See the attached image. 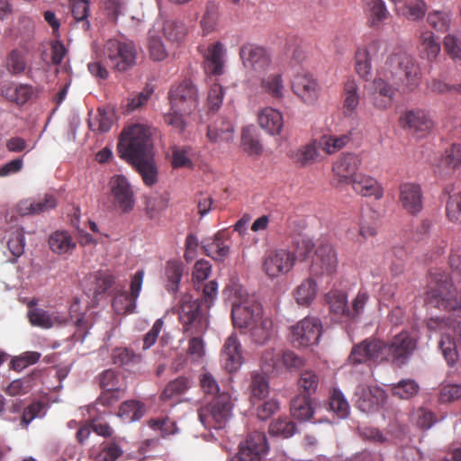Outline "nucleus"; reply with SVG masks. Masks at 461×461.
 Returning <instances> with one entry per match:
<instances>
[{
  "mask_svg": "<svg viewBox=\"0 0 461 461\" xmlns=\"http://www.w3.org/2000/svg\"><path fill=\"white\" fill-rule=\"evenodd\" d=\"M150 130L143 124H133L124 129L118 142L120 157L131 164L141 176L146 185L158 182Z\"/></svg>",
  "mask_w": 461,
  "mask_h": 461,
  "instance_id": "f257e3e1",
  "label": "nucleus"
},
{
  "mask_svg": "<svg viewBox=\"0 0 461 461\" xmlns=\"http://www.w3.org/2000/svg\"><path fill=\"white\" fill-rule=\"evenodd\" d=\"M417 342V337L408 330L401 331L389 343L376 339H366L353 348L349 360L353 364L391 361L401 366L413 354Z\"/></svg>",
  "mask_w": 461,
  "mask_h": 461,
  "instance_id": "f03ea898",
  "label": "nucleus"
},
{
  "mask_svg": "<svg viewBox=\"0 0 461 461\" xmlns=\"http://www.w3.org/2000/svg\"><path fill=\"white\" fill-rule=\"evenodd\" d=\"M178 318L184 333L192 336L188 343L189 355L196 359L201 358L204 355V345L198 336L206 331L209 321L200 300L193 299L188 294H184L180 300Z\"/></svg>",
  "mask_w": 461,
  "mask_h": 461,
  "instance_id": "7ed1b4c3",
  "label": "nucleus"
},
{
  "mask_svg": "<svg viewBox=\"0 0 461 461\" xmlns=\"http://www.w3.org/2000/svg\"><path fill=\"white\" fill-rule=\"evenodd\" d=\"M430 276L425 303L446 311L461 309V293L454 287L449 275L443 270H436Z\"/></svg>",
  "mask_w": 461,
  "mask_h": 461,
  "instance_id": "20e7f679",
  "label": "nucleus"
},
{
  "mask_svg": "<svg viewBox=\"0 0 461 461\" xmlns=\"http://www.w3.org/2000/svg\"><path fill=\"white\" fill-rule=\"evenodd\" d=\"M138 51L133 41L109 39L104 45L103 62L115 73H123L136 65Z\"/></svg>",
  "mask_w": 461,
  "mask_h": 461,
  "instance_id": "39448f33",
  "label": "nucleus"
},
{
  "mask_svg": "<svg viewBox=\"0 0 461 461\" xmlns=\"http://www.w3.org/2000/svg\"><path fill=\"white\" fill-rule=\"evenodd\" d=\"M236 298L231 308L232 322L241 333L246 334V330L264 316L263 307L253 296L243 294L241 289L236 290Z\"/></svg>",
  "mask_w": 461,
  "mask_h": 461,
  "instance_id": "423d86ee",
  "label": "nucleus"
},
{
  "mask_svg": "<svg viewBox=\"0 0 461 461\" xmlns=\"http://www.w3.org/2000/svg\"><path fill=\"white\" fill-rule=\"evenodd\" d=\"M230 396L221 393L213 397L210 403L201 407L198 417L204 428L220 429L225 427L231 414Z\"/></svg>",
  "mask_w": 461,
  "mask_h": 461,
  "instance_id": "0eeeda50",
  "label": "nucleus"
},
{
  "mask_svg": "<svg viewBox=\"0 0 461 461\" xmlns=\"http://www.w3.org/2000/svg\"><path fill=\"white\" fill-rule=\"evenodd\" d=\"M268 451L267 436L263 432L253 431L249 433L246 439L240 443L238 453L230 461H261Z\"/></svg>",
  "mask_w": 461,
  "mask_h": 461,
  "instance_id": "6e6552de",
  "label": "nucleus"
},
{
  "mask_svg": "<svg viewBox=\"0 0 461 461\" xmlns=\"http://www.w3.org/2000/svg\"><path fill=\"white\" fill-rule=\"evenodd\" d=\"M322 332L321 321L315 317H305L291 328L292 343L295 347H309L318 343Z\"/></svg>",
  "mask_w": 461,
  "mask_h": 461,
  "instance_id": "1a4fd4ad",
  "label": "nucleus"
},
{
  "mask_svg": "<svg viewBox=\"0 0 461 461\" xmlns=\"http://www.w3.org/2000/svg\"><path fill=\"white\" fill-rule=\"evenodd\" d=\"M361 162V158L353 153L339 156L332 165V185L339 188L349 185L357 175Z\"/></svg>",
  "mask_w": 461,
  "mask_h": 461,
  "instance_id": "9d476101",
  "label": "nucleus"
},
{
  "mask_svg": "<svg viewBox=\"0 0 461 461\" xmlns=\"http://www.w3.org/2000/svg\"><path fill=\"white\" fill-rule=\"evenodd\" d=\"M113 204L122 212L132 211L135 205L134 192L128 179L122 175H115L109 181Z\"/></svg>",
  "mask_w": 461,
  "mask_h": 461,
  "instance_id": "9b49d317",
  "label": "nucleus"
},
{
  "mask_svg": "<svg viewBox=\"0 0 461 461\" xmlns=\"http://www.w3.org/2000/svg\"><path fill=\"white\" fill-rule=\"evenodd\" d=\"M399 122L402 129L408 130L418 138L429 135L435 126L429 113L422 109L405 111L400 116Z\"/></svg>",
  "mask_w": 461,
  "mask_h": 461,
  "instance_id": "f8f14e48",
  "label": "nucleus"
},
{
  "mask_svg": "<svg viewBox=\"0 0 461 461\" xmlns=\"http://www.w3.org/2000/svg\"><path fill=\"white\" fill-rule=\"evenodd\" d=\"M168 98L172 109L190 113L197 106V89L190 80L186 79L171 88Z\"/></svg>",
  "mask_w": 461,
  "mask_h": 461,
  "instance_id": "ddd939ff",
  "label": "nucleus"
},
{
  "mask_svg": "<svg viewBox=\"0 0 461 461\" xmlns=\"http://www.w3.org/2000/svg\"><path fill=\"white\" fill-rule=\"evenodd\" d=\"M240 57L245 68L258 75L268 71L272 67L268 51L255 44L243 45L240 50Z\"/></svg>",
  "mask_w": 461,
  "mask_h": 461,
  "instance_id": "4468645a",
  "label": "nucleus"
},
{
  "mask_svg": "<svg viewBox=\"0 0 461 461\" xmlns=\"http://www.w3.org/2000/svg\"><path fill=\"white\" fill-rule=\"evenodd\" d=\"M294 264V257L285 249L267 252L263 261V270L270 277L275 278L288 273Z\"/></svg>",
  "mask_w": 461,
  "mask_h": 461,
  "instance_id": "2eb2a0df",
  "label": "nucleus"
},
{
  "mask_svg": "<svg viewBox=\"0 0 461 461\" xmlns=\"http://www.w3.org/2000/svg\"><path fill=\"white\" fill-rule=\"evenodd\" d=\"M338 267L337 254L329 243L320 244L315 251L311 271L316 276L332 275Z\"/></svg>",
  "mask_w": 461,
  "mask_h": 461,
  "instance_id": "dca6fc26",
  "label": "nucleus"
},
{
  "mask_svg": "<svg viewBox=\"0 0 461 461\" xmlns=\"http://www.w3.org/2000/svg\"><path fill=\"white\" fill-rule=\"evenodd\" d=\"M230 245V235L227 230H221L213 237L202 240L205 255L216 261H224L229 257Z\"/></svg>",
  "mask_w": 461,
  "mask_h": 461,
  "instance_id": "f3484780",
  "label": "nucleus"
},
{
  "mask_svg": "<svg viewBox=\"0 0 461 461\" xmlns=\"http://www.w3.org/2000/svg\"><path fill=\"white\" fill-rule=\"evenodd\" d=\"M292 88L294 93L305 104H312L319 97V84L310 73H297L292 81Z\"/></svg>",
  "mask_w": 461,
  "mask_h": 461,
  "instance_id": "a211bd4d",
  "label": "nucleus"
},
{
  "mask_svg": "<svg viewBox=\"0 0 461 461\" xmlns=\"http://www.w3.org/2000/svg\"><path fill=\"white\" fill-rule=\"evenodd\" d=\"M221 361L229 373L237 372L244 363L243 349L237 335H230L221 349Z\"/></svg>",
  "mask_w": 461,
  "mask_h": 461,
  "instance_id": "6ab92c4d",
  "label": "nucleus"
},
{
  "mask_svg": "<svg viewBox=\"0 0 461 461\" xmlns=\"http://www.w3.org/2000/svg\"><path fill=\"white\" fill-rule=\"evenodd\" d=\"M449 325L454 330L456 337V342L450 337V335L443 334L438 342V347L448 366H453L458 359L456 347L458 346L461 348V321L449 320Z\"/></svg>",
  "mask_w": 461,
  "mask_h": 461,
  "instance_id": "aec40b11",
  "label": "nucleus"
},
{
  "mask_svg": "<svg viewBox=\"0 0 461 461\" xmlns=\"http://www.w3.org/2000/svg\"><path fill=\"white\" fill-rule=\"evenodd\" d=\"M225 49L221 41L210 44L204 54V68L209 76L219 77L224 72Z\"/></svg>",
  "mask_w": 461,
  "mask_h": 461,
  "instance_id": "412c9836",
  "label": "nucleus"
},
{
  "mask_svg": "<svg viewBox=\"0 0 461 461\" xmlns=\"http://www.w3.org/2000/svg\"><path fill=\"white\" fill-rule=\"evenodd\" d=\"M400 201L410 213L416 214L422 209V193L419 185L404 183L400 186Z\"/></svg>",
  "mask_w": 461,
  "mask_h": 461,
  "instance_id": "4be33fe9",
  "label": "nucleus"
},
{
  "mask_svg": "<svg viewBox=\"0 0 461 461\" xmlns=\"http://www.w3.org/2000/svg\"><path fill=\"white\" fill-rule=\"evenodd\" d=\"M352 189L358 194L366 197L373 196L379 200L384 195V190L378 181L366 174H357L349 183Z\"/></svg>",
  "mask_w": 461,
  "mask_h": 461,
  "instance_id": "5701e85b",
  "label": "nucleus"
},
{
  "mask_svg": "<svg viewBox=\"0 0 461 461\" xmlns=\"http://www.w3.org/2000/svg\"><path fill=\"white\" fill-rule=\"evenodd\" d=\"M395 95V89L383 78L373 81L372 102L375 108L387 110L391 108Z\"/></svg>",
  "mask_w": 461,
  "mask_h": 461,
  "instance_id": "b1692460",
  "label": "nucleus"
},
{
  "mask_svg": "<svg viewBox=\"0 0 461 461\" xmlns=\"http://www.w3.org/2000/svg\"><path fill=\"white\" fill-rule=\"evenodd\" d=\"M234 127L232 122L221 117L208 126L207 138L213 143H229L233 140Z\"/></svg>",
  "mask_w": 461,
  "mask_h": 461,
  "instance_id": "393cba45",
  "label": "nucleus"
},
{
  "mask_svg": "<svg viewBox=\"0 0 461 461\" xmlns=\"http://www.w3.org/2000/svg\"><path fill=\"white\" fill-rule=\"evenodd\" d=\"M259 126L270 135H278L284 127L283 114L272 107H265L258 114Z\"/></svg>",
  "mask_w": 461,
  "mask_h": 461,
  "instance_id": "a878e982",
  "label": "nucleus"
},
{
  "mask_svg": "<svg viewBox=\"0 0 461 461\" xmlns=\"http://www.w3.org/2000/svg\"><path fill=\"white\" fill-rule=\"evenodd\" d=\"M246 333H249L253 343L264 345L275 335L274 322L271 318L262 316L246 330Z\"/></svg>",
  "mask_w": 461,
  "mask_h": 461,
  "instance_id": "bb28decb",
  "label": "nucleus"
},
{
  "mask_svg": "<svg viewBox=\"0 0 461 461\" xmlns=\"http://www.w3.org/2000/svg\"><path fill=\"white\" fill-rule=\"evenodd\" d=\"M357 394L359 397L356 405L364 412H370L375 410L384 398V392L380 388L371 389L361 386L357 388Z\"/></svg>",
  "mask_w": 461,
  "mask_h": 461,
  "instance_id": "cd10ccee",
  "label": "nucleus"
},
{
  "mask_svg": "<svg viewBox=\"0 0 461 461\" xmlns=\"http://www.w3.org/2000/svg\"><path fill=\"white\" fill-rule=\"evenodd\" d=\"M417 48L419 56L429 62L434 61L441 50L440 43L430 31H425L420 33Z\"/></svg>",
  "mask_w": 461,
  "mask_h": 461,
  "instance_id": "c85d7f7f",
  "label": "nucleus"
},
{
  "mask_svg": "<svg viewBox=\"0 0 461 461\" xmlns=\"http://www.w3.org/2000/svg\"><path fill=\"white\" fill-rule=\"evenodd\" d=\"M57 206V199L52 194H45L37 201H23L18 205L21 215L39 214Z\"/></svg>",
  "mask_w": 461,
  "mask_h": 461,
  "instance_id": "c756f323",
  "label": "nucleus"
},
{
  "mask_svg": "<svg viewBox=\"0 0 461 461\" xmlns=\"http://www.w3.org/2000/svg\"><path fill=\"white\" fill-rule=\"evenodd\" d=\"M399 68L403 72L408 89H415L420 83V69L417 62L411 57L403 55L399 59Z\"/></svg>",
  "mask_w": 461,
  "mask_h": 461,
  "instance_id": "7c9ffc66",
  "label": "nucleus"
},
{
  "mask_svg": "<svg viewBox=\"0 0 461 461\" xmlns=\"http://www.w3.org/2000/svg\"><path fill=\"white\" fill-rule=\"evenodd\" d=\"M2 94L8 101L17 105H23L33 96L34 88L28 84H12L4 86Z\"/></svg>",
  "mask_w": 461,
  "mask_h": 461,
  "instance_id": "2f4dec72",
  "label": "nucleus"
},
{
  "mask_svg": "<svg viewBox=\"0 0 461 461\" xmlns=\"http://www.w3.org/2000/svg\"><path fill=\"white\" fill-rule=\"evenodd\" d=\"M76 245L77 243L70 233L65 230H57L49 238L50 250L59 255L71 253Z\"/></svg>",
  "mask_w": 461,
  "mask_h": 461,
  "instance_id": "473e14b6",
  "label": "nucleus"
},
{
  "mask_svg": "<svg viewBox=\"0 0 461 461\" xmlns=\"http://www.w3.org/2000/svg\"><path fill=\"white\" fill-rule=\"evenodd\" d=\"M5 68L12 76L25 73L28 78H32V68L27 69L26 56L19 50H13L8 53L5 59Z\"/></svg>",
  "mask_w": 461,
  "mask_h": 461,
  "instance_id": "72a5a7b5",
  "label": "nucleus"
},
{
  "mask_svg": "<svg viewBox=\"0 0 461 461\" xmlns=\"http://www.w3.org/2000/svg\"><path fill=\"white\" fill-rule=\"evenodd\" d=\"M28 319L32 326H37L42 329H50L55 323L63 324L66 322L64 318H60L54 313L50 314L49 312L41 309L33 308L28 311Z\"/></svg>",
  "mask_w": 461,
  "mask_h": 461,
  "instance_id": "f704fd0d",
  "label": "nucleus"
},
{
  "mask_svg": "<svg viewBox=\"0 0 461 461\" xmlns=\"http://www.w3.org/2000/svg\"><path fill=\"white\" fill-rule=\"evenodd\" d=\"M146 412V406L138 400H128L121 403L117 415L125 422L140 420Z\"/></svg>",
  "mask_w": 461,
  "mask_h": 461,
  "instance_id": "c9c22d12",
  "label": "nucleus"
},
{
  "mask_svg": "<svg viewBox=\"0 0 461 461\" xmlns=\"http://www.w3.org/2000/svg\"><path fill=\"white\" fill-rule=\"evenodd\" d=\"M291 413L299 420H309L313 415V408L311 395L299 394L291 402Z\"/></svg>",
  "mask_w": 461,
  "mask_h": 461,
  "instance_id": "e433bc0d",
  "label": "nucleus"
},
{
  "mask_svg": "<svg viewBox=\"0 0 461 461\" xmlns=\"http://www.w3.org/2000/svg\"><path fill=\"white\" fill-rule=\"evenodd\" d=\"M79 310V303L78 302H75L70 306V317L71 319H75V326H76V331L74 333V338L76 340H84V339L86 337L89 329L93 325L92 318L90 315H87L86 312L84 313H77Z\"/></svg>",
  "mask_w": 461,
  "mask_h": 461,
  "instance_id": "4c0bfd02",
  "label": "nucleus"
},
{
  "mask_svg": "<svg viewBox=\"0 0 461 461\" xmlns=\"http://www.w3.org/2000/svg\"><path fill=\"white\" fill-rule=\"evenodd\" d=\"M123 454L122 447L115 442H103L97 448L91 449L90 457L94 461H115Z\"/></svg>",
  "mask_w": 461,
  "mask_h": 461,
  "instance_id": "58836bf2",
  "label": "nucleus"
},
{
  "mask_svg": "<svg viewBox=\"0 0 461 461\" xmlns=\"http://www.w3.org/2000/svg\"><path fill=\"white\" fill-rule=\"evenodd\" d=\"M163 32L169 42L178 46L185 41L188 29L184 22L168 20L164 23Z\"/></svg>",
  "mask_w": 461,
  "mask_h": 461,
  "instance_id": "ea45409f",
  "label": "nucleus"
},
{
  "mask_svg": "<svg viewBox=\"0 0 461 461\" xmlns=\"http://www.w3.org/2000/svg\"><path fill=\"white\" fill-rule=\"evenodd\" d=\"M317 294V285L312 278L303 281L294 290V296L296 303L302 306H309Z\"/></svg>",
  "mask_w": 461,
  "mask_h": 461,
  "instance_id": "a19ab883",
  "label": "nucleus"
},
{
  "mask_svg": "<svg viewBox=\"0 0 461 461\" xmlns=\"http://www.w3.org/2000/svg\"><path fill=\"white\" fill-rule=\"evenodd\" d=\"M358 86L355 79L348 78L344 84L343 113L350 116L359 104Z\"/></svg>",
  "mask_w": 461,
  "mask_h": 461,
  "instance_id": "79ce46f5",
  "label": "nucleus"
},
{
  "mask_svg": "<svg viewBox=\"0 0 461 461\" xmlns=\"http://www.w3.org/2000/svg\"><path fill=\"white\" fill-rule=\"evenodd\" d=\"M290 157L296 165L302 167L313 164L318 158L316 143L312 142L302 146L298 149L292 151Z\"/></svg>",
  "mask_w": 461,
  "mask_h": 461,
  "instance_id": "37998d69",
  "label": "nucleus"
},
{
  "mask_svg": "<svg viewBox=\"0 0 461 461\" xmlns=\"http://www.w3.org/2000/svg\"><path fill=\"white\" fill-rule=\"evenodd\" d=\"M365 11L372 26L379 25L387 19L389 13L382 0H364Z\"/></svg>",
  "mask_w": 461,
  "mask_h": 461,
  "instance_id": "c03bdc74",
  "label": "nucleus"
},
{
  "mask_svg": "<svg viewBox=\"0 0 461 461\" xmlns=\"http://www.w3.org/2000/svg\"><path fill=\"white\" fill-rule=\"evenodd\" d=\"M265 93L276 100H281L284 97V81L280 73L271 74L262 78L260 84Z\"/></svg>",
  "mask_w": 461,
  "mask_h": 461,
  "instance_id": "a18cd8bd",
  "label": "nucleus"
},
{
  "mask_svg": "<svg viewBox=\"0 0 461 461\" xmlns=\"http://www.w3.org/2000/svg\"><path fill=\"white\" fill-rule=\"evenodd\" d=\"M191 386V380L186 376H179L166 385L160 394V399L167 401L185 393Z\"/></svg>",
  "mask_w": 461,
  "mask_h": 461,
  "instance_id": "49530a36",
  "label": "nucleus"
},
{
  "mask_svg": "<svg viewBox=\"0 0 461 461\" xmlns=\"http://www.w3.org/2000/svg\"><path fill=\"white\" fill-rule=\"evenodd\" d=\"M355 70L366 81L372 77L370 51L366 48H358L355 54Z\"/></svg>",
  "mask_w": 461,
  "mask_h": 461,
  "instance_id": "de8ad7c7",
  "label": "nucleus"
},
{
  "mask_svg": "<svg viewBox=\"0 0 461 461\" xmlns=\"http://www.w3.org/2000/svg\"><path fill=\"white\" fill-rule=\"evenodd\" d=\"M326 302L332 313L347 319L348 301L347 294L339 290H331L326 296Z\"/></svg>",
  "mask_w": 461,
  "mask_h": 461,
  "instance_id": "09e8293b",
  "label": "nucleus"
},
{
  "mask_svg": "<svg viewBox=\"0 0 461 461\" xmlns=\"http://www.w3.org/2000/svg\"><path fill=\"white\" fill-rule=\"evenodd\" d=\"M347 134L323 135L318 141V147L327 154H334L343 149L349 141Z\"/></svg>",
  "mask_w": 461,
  "mask_h": 461,
  "instance_id": "8fccbe9b",
  "label": "nucleus"
},
{
  "mask_svg": "<svg viewBox=\"0 0 461 461\" xmlns=\"http://www.w3.org/2000/svg\"><path fill=\"white\" fill-rule=\"evenodd\" d=\"M171 165L173 168L193 167L192 157L194 153L191 147L174 146L171 149Z\"/></svg>",
  "mask_w": 461,
  "mask_h": 461,
  "instance_id": "3c124183",
  "label": "nucleus"
},
{
  "mask_svg": "<svg viewBox=\"0 0 461 461\" xmlns=\"http://www.w3.org/2000/svg\"><path fill=\"white\" fill-rule=\"evenodd\" d=\"M452 22L451 13L445 10H434L428 14L427 23L438 32L449 30Z\"/></svg>",
  "mask_w": 461,
  "mask_h": 461,
  "instance_id": "603ef678",
  "label": "nucleus"
},
{
  "mask_svg": "<svg viewBox=\"0 0 461 461\" xmlns=\"http://www.w3.org/2000/svg\"><path fill=\"white\" fill-rule=\"evenodd\" d=\"M112 359L114 365L133 366L141 362L142 356L128 348H117L112 353Z\"/></svg>",
  "mask_w": 461,
  "mask_h": 461,
  "instance_id": "864d4df0",
  "label": "nucleus"
},
{
  "mask_svg": "<svg viewBox=\"0 0 461 461\" xmlns=\"http://www.w3.org/2000/svg\"><path fill=\"white\" fill-rule=\"evenodd\" d=\"M165 275L167 277V289L175 294L178 290V285L183 276V264L176 260H171L167 263Z\"/></svg>",
  "mask_w": 461,
  "mask_h": 461,
  "instance_id": "5fc2aeb1",
  "label": "nucleus"
},
{
  "mask_svg": "<svg viewBox=\"0 0 461 461\" xmlns=\"http://www.w3.org/2000/svg\"><path fill=\"white\" fill-rule=\"evenodd\" d=\"M241 146L249 155H260L263 149L255 130L249 126L242 129Z\"/></svg>",
  "mask_w": 461,
  "mask_h": 461,
  "instance_id": "6e6d98bb",
  "label": "nucleus"
},
{
  "mask_svg": "<svg viewBox=\"0 0 461 461\" xmlns=\"http://www.w3.org/2000/svg\"><path fill=\"white\" fill-rule=\"evenodd\" d=\"M420 390L418 383L412 379H402L391 387L393 396L402 400H408L415 396Z\"/></svg>",
  "mask_w": 461,
  "mask_h": 461,
  "instance_id": "4d7b16f0",
  "label": "nucleus"
},
{
  "mask_svg": "<svg viewBox=\"0 0 461 461\" xmlns=\"http://www.w3.org/2000/svg\"><path fill=\"white\" fill-rule=\"evenodd\" d=\"M136 301L137 300L127 292L122 291L114 296L112 306L115 313L119 315L130 314L135 311Z\"/></svg>",
  "mask_w": 461,
  "mask_h": 461,
  "instance_id": "13d9d810",
  "label": "nucleus"
},
{
  "mask_svg": "<svg viewBox=\"0 0 461 461\" xmlns=\"http://www.w3.org/2000/svg\"><path fill=\"white\" fill-rule=\"evenodd\" d=\"M268 432L272 436H280L287 438L296 432V426L294 421L286 417L279 418L270 423Z\"/></svg>",
  "mask_w": 461,
  "mask_h": 461,
  "instance_id": "bf43d9fd",
  "label": "nucleus"
},
{
  "mask_svg": "<svg viewBox=\"0 0 461 461\" xmlns=\"http://www.w3.org/2000/svg\"><path fill=\"white\" fill-rule=\"evenodd\" d=\"M426 11L427 4L424 0H410L402 7V15L412 22L421 20Z\"/></svg>",
  "mask_w": 461,
  "mask_h": 461,
  "instance_id": "052dcab7",
  "label": "nucleus"
},
{
  "mask_svg": "<svg viewBox=\"0 0 461 461\" xmlns=\"http://www.w3.org/2000/svg\"><path fill=\"white\" fill-rule=\"evenodd\" d=\"M93 294L95 297L108 292L115 283L114 276L109 271H98L95 274Z\"/></svg>",
  "mask_w": 461,
  "mask_h": 461,
  "instance_id": "680f3d73",
  "label": "nucleus"
},
{
  "mask_svg": "<svg viewBox=\"0 0 461 461\" xmlns=\"http://www.w3.org/2000/svg\"><path fill=\"white\" fill-rule=\"evenodd\" d=\"M219 21L218 7L215 4L209 2L206 5L205 12L200 22L203 34H209L216 30Z\"/></svg>",
  "mask_w": 461,
  "mask_h": 461,
  "instance_id": "e2e57ef3",
  "label": "nucleus"
},
{
  "mask_svg": "<svg viewBox=\"0 0 461 461\" xmlns=\"http://www.w3.org/2000/svg\"><path fill=\"white\" fill-rule=\"evenodd\" d=\"M148 426L154 431L159 432L162 437L175 434L177 430L176 422L167 416L149 419Z\"/></svg>",
  "mask_w": 461,
  "mask_h": 461,
  "instance_id": "0e129e2a",
  "label": "nucleus"
},
{
  "mask_svg": "<svg viewBox=\"0 0 461 461\" xmlns=\"http://www.w3.org/2000/svg\"><path fill=\"white\" fill-rule=\"evenodd\" d=\"M148 49L150 59L155 61H161L167 57V51L161 38L151 31L149 32Z\"/></svg>",
  "mask_w": 461,
  "mask_h": 461,
  "instance_id": "69168bd1",
  "label": "nucleus"
},
{
  "mask_svg": "<svg viewBox=\"0 0 461 461\" xmlns=\"http://www.w3.org/2000/svg\"><path fill=\"white\" fill-rule=\"evenodd\" d=\"M99 386L103 390L124 389L121 386V375L113 369H106L100 373L96 377Z\"/></svg>",
  "mask_w": 461,
  "mask_h": 461,
  "instance_id": "338daca9",
  "label": "nucleus"
},
{
  "mask_svg": "<svg viewBox=\"0 0 461 461\" xmlns=\"http://www.w3.org/2000/svg\"><path fill=\"white\" fill-rule=\"evenodd\" d=\"M329 405L339 418H346L349 413V404L339 389H333L331 392Z\"/></svg>",
  "mask_w": 461,
  "mask_h": 461,
  "instance_id": "774afa93",
  "label": "nucleus"
}]
</instances>
